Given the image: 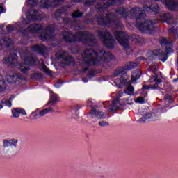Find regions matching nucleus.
<instances>
[{"label":"nucleus","instance_id":"nucleus-1","mask_svg":"<svg viewBox=\"0 0 178 178\" xmlns=\"http://www.w3.org/2000/svg\"><path fill=\"white\" fill-rule=\"evenodd\" d=\"M63 40L67 44H74V42H84V44H90V47L97 45V40L94 34L88 31H79L75 34L70 31H64L63 32Z\"/></svg>","mask_w":178,"mask_h":178},{"label":"nucleus","instance_id":"nucleus-2","mask_svg":"<svg viewBox=\"0 0 178 178\" xmlns=\"http://www.w3.org/2000/svg\"><path fill=\"white\" fill-rule=\"evenodd\" d=\"M96 23H97L98 26H102V27L122 29V22L113 12L107 13L104 17L102 14H99L96 18Z\"/></svg>","mask_w":178,"mask_h":178},{"label":"nucleus","instance_id":"nucleus-3","mask_svg":"<svg viewBox=\"0 0 178 178\" xmlns=\"http://www.w3.org/2000/svg\"><path fill=\"white\" fill-rule=\"evenodd\" d=\"M143 8H132L129 10V14L132 17H135L136 20H144L145 19L147 14L151 10V8H152V2L150 1H146L143 3L142 5Z\"/></svg>","mask_w":178,"mask_h":178},{"label":"nucleus","instance_id":"nucleus-4","mask_svg":"<svg viewBox=\"0 0 178 178\" xmlns=\"http://www.w3.org/2000/svg\"><path fill=\"white\" fill-rule=\"evenodd\" d=\"M83 65L86 66H95L98 65L99 61L98 58H99V54L97 50L92 49H86L83 54L81 55Z\"/></svg>","mask_w":178,"mask_h":178},{"label":"nucleus","instance_id":"nucleus-5","mask_svg":"<svg viewBox=\"0 0 178 178\" xmlns=\"http://www.w3.org/2000/svg\"><path fill=\"white\" fill-rule=\"evenodd\" d=\"M97 35L99 37L101 41L103 42L104 45L108 48V49H113V48H115L116 40H115L113 36H112V34L111 32H109V31H100L98 32Z\"/></svg>","mask_w":178,"mask_h":178},{"label":"nucleus","instance_id":"nucleus-6","mask_svg":"<svg viewBox=\"0 0 178 178\" xmlns=\"http://www.w3.org/2000/svg\"><path fill=\"white\" fill-rule=\"evenodd\" d=\"M165 51L164 52L162 50H152L149 51L150 54V58H152V59H158L159 60H161V62H166L168 60V54H170V52H173V49L171 47L165 48Z\"/></svg>","mask_w":178,"mask_h":178},{"label":"nucleus","instance_id":"nucleus-7","mask_svg":"<svg viewBox=\"0 0 178 178\" xmlns=\"http://www.w3.org/2000/svg\"><path fill=\"white\" fill-rule=\"evenodd\" d=\"M138 66V64L136 62H127L122 67H119L114 71L115 77H119V76H124L131 69H136Z\"/></svg>","mask_w":178,"mask_h":178},{"label":"nucleus","instance_id":"nucleus-8","mask_svg":"<svg viewBox=\"0 0 178 178\" xmlns=\"http://www.w3.org/2000/svg\"><path fill=\"white\" fill-rule=\"evenodd\" d=\"M136 27L143 33L154 31L155 30V22L152 20L145 19L144 22H136Z\"/></svg>","mask_w":178,"mask_h":178},{"label":"nucleus","instance_id":"nucleus-9","mask_svg":"<svg viewBox=\"0 0 178 178\" xmlns=\"http://www.w3.org/2000/svg\"><path fill=\"white\" fill-rule=\"evenodd\" d=\"M114 37L123 48L129 49V35L127 33L123 31H116L114 33Z\"/></svg>","mask_w":178,"mask_h":178},{"label":"nucleus","instance_id":"nucleus-10","mask_svg":"<svg viewBox=\"0 0 178 178\" xmlns=\"http://www.w3.org/2000/svg\"><path fill=\"white\" fill-rule=\"evenodd\" d=\"M161 119V113L158 111L148 113L145 114L138 120V123H145V122H154Z\"/></svg>","mask_w":178,"mask_h":178},{"label":"nucleus","instance_id":"nucleus-11","mask_svg":"<svg viewBox=\"0 0 178 178\" xmlns=\"http://www.w3.org/2000/svg\"><path fill=\"white\" fill-rule=\"evenodd\" d=\"M63 2H65V0H53L52 2L50 0L40 1V3L43 9H49V8H58V6H60Z\"/></svg>","mask_w":178,"mask_h":178},{"label":"nucleus","instance_id":"nucleus-12","mask_svg":"<svg viewBox=\"0 0 178 178\" xmlns=\"http://www.w3.org/2000/svg\"><path fill=\"white\" fill-rule=\"evenodd\" d=\"M21 58L24 65H27L28 66H34L37 63V58L34 57L33 54L22 53Z\"/></svg>","mask_w":178,"mask_h":178},{"label":"nucleus","instance_id":"nucleus-13","mask_svg":"<svg viewBox=\"0 0 178 178\" xmlns=\"http://www.w3.org/2000/svg\"><path fill=\"white\" fill-rule=\"evenodd\" d=\"M55 33V26L54 25H49L46 27L44 32H42L40 35V38L42 41H48L51 38V35Z\"/></svg>","mask_w":178,"mask_h":178},{"label":"nucleus","instance_id":"nucleus-14","mask_svg":"<svg viewBox=\"0 0 178 178\" xmlns=\"http://www.w3.org/2000/svg\"><path fill=\"white\" fill-rule=\"evenodd\" d=\"M58 59H61V64L65 66H74V58L72 56H65L64 54H60L58 56Z\"/></svg>","mask_w":178,"mask_h":178},{"label":"nucleus","instance_id":"nucleus-15","mask_svg":"<svg viewBox=\"0 0 178 178\" xmlns=\"http://www.w3.org/2000/svg\"><path fill=\"white\" fill-rule=\"evenodd\" d=\"M10 56L6 57L4 58V63L6 65H17V60L19 59V56H17V54L16 52H10Z\"/></svg>","mask_w":178,"mask_h":178},{"label":"nucleus","instance_id":"nucleus-16","mask_svg":"<svg viewBox=\"0 0 178 178\" xmlns=\"http://www.w3.org/2000/svg\"><path fill=\"white\" fill-rule=\"evenodd\" d=\"M44 26L40 24H31L27 27V30H29V33L32 34H38L40 31H42V29Z\"/></svg>","mask_w":178,"mask_h":178},{"label":"nucleus","instance_id":"nucleus-17","mask_svg":"<svg viewBox=\"0 0 178 178\" xmlns=\"http://www.w3.org/2000/svg\"><path fill=\"white\" fill-rule=\"evenodd\" d=\"M165 4L166 8L168 10H170V12H176V10H178V2L177 1L165 0Z\"/></svg>","mask_w":178,"mask_h":178},{"label":"nucleus","instance_id":"nucleus-18","mask_svg":"<svg viewBox=\"0 0 178 178\" xmlns=\"http://www.w3.org/2000/svg\"><path fill=\"white\" fill-rule=\"evenodd\" d=\"M89 115H91L92 119H94V118H97V119H105L106 118L105 113L100 111H97V109H95L94 107L92 108Z\"/></svg>","mask_w":178,"mask_h":178},{"label":"nucleus","instance_id":"nucleus-19","mask_svg":"<svg viewBox=\"0 0 178 178\" xmlns=\"http://www.w3.org/2000/svg\"><path fill=\"white\" fill-rule=\"evenodd\" d=\"M17 143H19V140L13 138L11 140H3V148H8L9 147H17Z\"/></svg>","mask_w":178,"mask_h":178},{"label":"nucleus","instance_id":"nucleus-20","mask_svg":"<svg viewBox=\"0 0 178 178\" xmlns=\"http://www.w3.org/2000/svg\"><path fill=\"white\" fill-rule=\"evenodd\" d=\"M115 13H118L122 19H127L129 17V8L125 7L118 8L115 10Z\"/></svg>","mask_w":178,"mask_h":178},{"label":"nucleus","instance_id":"nucleus-21","mask_svg":"<svg viewBox=\"0 0 178 178\" xmlns=\"http://www.w3.org/2000/svg\"><path fill=\"white\" fill-rule=\"evenodd\" d=\"M100 54H102L100 59L103 62H108V59H112V58H113V54H112L111 51H106L102 49V51H100Z\"/></svg>","mask_w":178,"mask_h":178},{"label":"nucleus","instance_id":"nucleus-22","mask_svg":"<svg viewBox=\"0 0 178 178\" xmlns=\"http://www.w3.org/2000/svg\"><path fill=\"white\" fill-rule=\"evenodd\" d=\"M33 51L40 55H45V51H47V47L44 44H36L32 47Z\"/></svg>","mask_w":178,"mask_h":178},{"label":"nucleus","instance_id":"nucleus-23","mask_svg":"<svg viewBox=\"0 0 178 178\" xmlns=\"http://www.w3.org/2000/svg\"><path fill=\"white\" fill-rule=\"evenodd\" d=\"M1 44L3 47H6L7 49H10V47H13V41L10 38L6 36L1 39Z\"/></svg>","mask_w":178,"mask_h":178},{"label":"nucleus","instance_id":"nucleus-24","mask_svg":"<svg viewBox=\"0 0 178 178\" xmlns=\"http://www.w3.org/2000/svg\"><path fill=\"white\" fill-rule=\"evenodd\" d=\"M119 100L114 99L112 101L111 107L109 108L110 112H113V113H116L119 109H120V107H119Z\"/></svg>","mask_w":178,"mask_h":178},{"label":"nucleus","instance_id":"nucleus-25","mask_svg":"<svg viewBox=\"0 0 178 178\" xmlns=\"http://www.w3.org/2000/svg\"><path fill=\"white\" fill-rule=\"evenodd\" d=\"M19 79L22 78L19 74H13L7 78V82L9 83V84H15V83H16L17 80H19Z\"/></svg>","mask_w":178,"mask_h":178},{"label":"nucleus","instance_id":"nucleus-26","mask_svg":"<svg viewBox=\"0 0 178 178\" xmlns=\"http://www.w3.org/2000/svg\"><path fill=\"white\" fill-rule=\"evenodd\" d=\"M58 98H59L58 94L53 93L51 95L47 105H49V104H51V105H56V104L58 102Z\"/></svg>","mask_w":178,"mask_h":178},{"label":"nucleus","instance_id":"nucleus-27","mask_svg":"<svg viewBox=\"0 0 178 178\" xmlns=\"http://www.w3.org/2000/svg\"><path fill=\"white\" fill-rule=\"evenodd\" d=\"M123 3V0H108L106 5L107 6H119Z\"/></svg>","mask_w":178,"mask_h":178},{"label":"nucleus","instance_id":"nucleus-28","mask_svg":"<svg viewBox=\"0 0 178 178\" xmlns=\"http://www.w3.org/2000/svg\"><path fill=\"white\" fill-rule=\"evenodd\" d=\"M5 90H6V81L3 80L2 76H0V94L4 92Z\"/></svg>","mask_w":178,"mask_h":178},{"label":"nucleus","instance_id":"nucleus-29","mask_svg":"<svg viewBox=\"0 0 178 178\" xmlns=\"http://www.w3.org/2000/svg\"><path fill=\"white\" fill-rule=\"evenodd\" d=\"M72 19H80L84 16V13L83 12H80V10L74 11L72 15H71Z\"/></svg>","mask_w":178,"mask_h":178},{"label":"nucleus","instance_id":"nucleus-30","mask_svg":"<svg viewBox=\"0 0 178 178\" xmlns=\"http://www.w3.org/2000/svg\"><path fill=\"white\" fill-rule=\"evenodd\" d=\"M159 6L158 5H154V6H152L151 10L148 12V13H149L150 15H156L158 13H159Z\"/></svg>","mask_w":178,"mask_h":178},{"label":"nucleus","instance_id":"nucleus-31","mask_svg":"<svg viewBox=\"0 0 178 178\" xmlns=\"http://www.w3.org/2000/svg\"><path fill=\"white\" fill-rule=\"evenodd\" d=\"M144 90H158V86L152 84L143 85L142 91H144Z\"/></svg>","mask_w":178,"mask_h":178},{"label":"nucleus","instance_id":"nucleus-32","mask_svg":"<svg viewBox=\"0 0 178 178\" xmlns=\"http://www.w3.org/2000/svg\"><path fill=\"white\" fill-rule=\"evenodd\" d=\"M49 112H54L52 107H49L47 108L43 109L39 112V116L42 117L45 116Z\"/></svg>","mask_w":178,"mask_h":178},{"label":"nucleus","instance_id":"nucleus-33","mask_svg":"<svg viewBox=\"0 0 178 178\" xmlns=\"http://www.w3.org/2000/svg\"><path fill=\"white\" fill-rule=\"evenodd\" d=\"M18 31L20 33V34H22V37H29V33H30L29 29H24L23 28H19Z\"/></svg>","mask_w":178,"mask_h":178},{"label":"nucleus","instance_id":"nucleus-34","mask_svg":"<svg viewBox=\"0 0 178 178\" xmlns=\"http://www.w3.org/2000/svg\"><path fill=\"white\" fill-rule=\"evenodd\" d=\"M140 77H141V71L135 72L131 76V80L132 81H137Z\"/></svg>","mask_w":178,"mask_h":178},{"label":"nucleus","instance_id":"nucleus-35","mask_svg":"<svg viewBox=\"0 0 178 178\" xmlns=\"http://www.w3.org/2000/svg\"><path fill=\"white\" fill-rule=\"evenodd\" d=\"M131 41H133V42L140 44V42H141V37H140L138 35H133L131 36Z\"/></svg>","mask_w":178,"mask_h":178},{"label":"nucleus","instance_id":"nucleus-36","mask_svg":"<svg viewBox=\"0 0 178 178\" xmlns=\"http://www.w3.org/2000/svg\"><path fill=\"white\" fill-rule=\"evenodd\" d=\"M31 79L35 80H42L44 79V75L42 73H35L32 75Z\"/></svg>","mask_w":178,"mask_h":178},{"label":"nucleus","instance_id":"nucleus-37","mask_svg":"<svg viewBox=\"0 0 178 178\" xmlns=\"http://www.w3.org/2000/svg\"><path fill=\"white\" fill-rule=\"evenodd\" d=\"M19 70L23 73V74H27L29 70H30V67L19 65Z\"/></svg>","mask_w":178,"mask_h":178},{"label":"nucleus","instance_id":"nucleus-38","mask_svg":"<svg viewBox=\"0 0 178 178\" xmlns=\"http://www.w3.org/2000/svg\"><path fill=\"white\" fill-rule=\"evenodd\" d=\"M95 3V0H85L83 1L84 6H92Z\"/></svg>","mask_w":178,"mask_h":178},{"label":"nucleus","instance_id":"nucleus-39","mask_svg":"<svg viewBox=\"0 0 178 178\" xmlns=\"http://www.w3.org/2000/svg\"><path fill=\"white\" fill-rule=\"evenodd\" d=\"M12 113L14 118H19L20 116V111L19 108L13 109Z\"/></svg>","mask_w":178,"mask_h":178},{"label":"nucleus","instance_id":"nucleus-40","mask_svg":"<svg viewBox=\"0 0 178 178\" xmlns=\"http://www.w3.org/2000/svg\"><path fill=\"white\" fill-rule=\"evenodd\" d=\"M80 109H81V106L80 105L74 106L72 108V112H75L76 116H78L79 111H80Z\"/></svg>","mask_w":178,"mask_h":178},{"label":"nucleus","instance_id":"nucleus-41","mask_svg":"<svg viewBox=\"0 0 178 178\" xmlns=\"http://www.w3.org/2000/svg\"><path fill=\"white\" fill-rule=\"evenodd\" d=\"M87 77L91 80V79H93V77H95V71L94 70H91L90 71L88 72V76Z\"/></svg>","mask_w":178,"mask_h":178},{"label":"nucleus","instance_id":"nucleus-42","mask_svg":"<svg viewBox=\"0 0 178 178\" xmlns=\"http://www.w3.org/2000/svg\"><path fill=\"white\" fill-rule=\"evenodd\" d=\"M160 44L161 45H169L170 44V42L168 39H166V38H163L160 40Z\"/></svg>","mask_w":178,"mask_h":178},{"label":"nucleus","instance_id":"nucleus-43","mask_svg":"<svg viewBox=\"0 0 178 178\" xmlns=\"http://www.w3.org/2000/svg\"><path fill=\"white\" fill-rule=\"evenodd\" d=\"M1 104H4L5 105H8L9 108L12 107V102L10 100L3 99L1 100Z\"/></svg>","mask_w":178,"mask_h":178},{"label":"nucleus","instance_id":"nucleus-44","mask_svg":"<svg viewBox=\"0 0 178 178\" xmlns=\"http://www.w3.org/2000/svg\"><path fill=\"white\" fill-rule=\"evenodd\" d=\"M38 11L37 10H33V14H30V16L31 17V19H33L35 20H37L38 19Z\"/></svg>","mask_w":178,"mask_h":178},{"label":"nucleus","instance_id":"nucleus-45","mask_svg":"<svg viewBox=\"0 0 178 178\" xmlns=\"http://www.w3.org/2000/svg\"><path fill=\"white\" fill-rule=\"evenodd\" d=\"M38 0H28L27 4L29 6H35L37 5Z\"/></svg>","mask_w":178,"mask_h":178},{"label":"nucleus","instance_id":"nucleus-46","mask_svg":"<svg viewBox=\"0 0 178 178\" xmlns=\"http://www.w3.org/2000/svg\"><path fill=\"white\" fill-rule=\"evenodd\" d=\"M95 9H97V10H104V9L105 8V7L104 6V5H102L101 3H97L95 6Z\"/></svg>","mask_w":178,"mask_h":178},{"label":"nucleus","instance_id":"nucleus-47","mask_svg":"<svg viewBox=\"0 0 178 178\" xmlns=\"http://www.w3.org/2000/svg\"><path fill=\"white\" fill-rule=\"evenodd\" d=\"M136 102L138 104H145V99L143 97H138L137 98Z\"/></svg>","mask_w":178,"mask_h":178},{"label":"nucleus","instance_id":"nucleus-48","mask_svg":"<svg viewBox=\"0 0 178 178\" xmlns=\"http://www.w3.org/2000/svg\"><path fill=\"white\" fill-rule=\"evenodd\" d=\"M129 91V92H134V87L133 86L130 85L128 87H127V90H124L125 94Z\"/></svg>","mask_w":178,"mask_h":178},{"label":"nucleus","instance_id":"nucleus-49","mask_svg":"<svg viewBox=\"0 0 178 178\" xmlns=\"http://www.w3.org/2000/svg\"><path fill=\"white\" fill-rule=\"evenodd\" d=\"M65 10H66V8L61 7L60 8L57 10V13H58V15H63L65 13Z\"/></svg>","mask_w":178,"mask_h":178},{"label":"nucleus","instance_id":"nucleus-50","mask_svg":"<svg viewBox=\"0 0 178 178\" xmlns=\"http://www.w3.org/2000/svg\"><path fill=\"white\" fill-rule=\"evenodd\" d=\"M8 33H12L13 30H15V28L13 27V25L9 24L6 26Z\"/></svg>","mask_w":178,"mask_h":178},{"label":"nucleus","instance_id":"nucleus-51","mask_svg":"<svg viewBox=\"0 0 178 178\" xmlns=\"http://www.w3.org/2000/svg\"><path fill=\"white\" fill-rule=\"evenodd\" d=\"M99 126L102 127H105V126H109V123L106 121H101L99 122Z\"/></svg>","mask_w":178,"mask_h":178},{"label":"nucleus","instance_id":"nucleus-52","mask_svg":"<svg viewBox=\"0 0 178 178\" xmlns=\"http://www.w3.org/2000/svg\"><path fill=\"white\" fill-rule=\"evenodd\" d=\"M161 19H165V20H170V17H169L168 13H164L162 15H161Z\"/></svg>","mask_w":178,"mask_h":178},{"label":"nucleus","instance_id":"nucleus-53","mask_svg":"<svg viewBox=\"0 0 178 178\" xmlns=\"http://www.w3.org/2000/svg\"><path fill=\"white\" fill-rule=\"evenodd\" d=\"M86 23L87 24H94V19H91V18H88L86 20Z\"/></svg>","mask_w":178,"mask_h":178},{"label":"nucleus","instance_id":"nucleus-54","mask_svg":"<svg viewBox=\"0 0 178 178\" xmlns=\"http://www.w3.org/2000/svg\"><path fill=\"white\" fill-rule=\"evenodd\" d=\"M154 81L156 83V84H154V86H157V87H158V85L162 81V80L158 79V77H156L154 79Z\"/></svg>","mask_w":178,"mask_h":178},{"label":"nucleus","instance_id":"nucleus-55","mask_svg":"<svg viewBox=\"0 0 178 178\" xmlns=\"http://www.w3.org/2000/svg\"><path fill=\"white\" fill-rule=\"evenodd\" d=\"M87 106H89L90 108H92L93 102L92 100L88 99L87 102Z\"/></svg>","mask_w":178,"mask_h":178},{"label":"nucleus","instance_id":"nucleus-56","mask_svg":"<svg viewBox=\"0 0 178 178\" xmlns=\"http://www.w3.org/2000/svg\"><path fill=\"white\" fill-rule=\"evenodd\" d=\"M19 113H21V115H24V116H26V115H27V113H26V110L19 108Z\"/></svg>","mask_w":178,"mask_h":178},{"label":"nucleus","instance_id":"nucleus-57","mask_svg":"<svg viewBox=\"0 0 178 178\" xmlns=\"http://www.w3.org/2000/svg\"><path fill=\"white\" fill-rule=\"evenodd\" d=\"M165 99H167L168 101H172V95H165Z\"/></svg>","mask_w":178,"mask_h":178},{"label":"nucleus","instance_id":"nucleus-58","mask_svg":"<svg viewBox=\"0 0 178 178\" xmlns=\"http://www.w3.org/2000/svg\"><path fill=\"white\" fill-rule=\"evenodd\" d=\"M1 13H5V8L2 6H0V15Z\"/></svg>","mask_w":178,"mask_h":178},{"label":"nucleus","instance_id":"nucleus-59","mask_svg":"<svg viewBox=\"0 0 178 178\" xmlns=\"http://www.w3.org/2000/svg\"><path fill=\"white\" fill-rule=\"evenodd\" d=\"M89 70H90V67H86L83 69L82 73H86V72H88Z\"/></svg>","mask_w":178,"mask_h":178},{"label":"nucleus","instance_id":"nucleus-60","mask_svg":"<svg viewBox=\"0 0 178 178\" xmlns=\"http://www.w3.org/2000/svg\"><path fill=\"white\" fill-rule=\"evenodd\" d=\"M44 72L45 73H49V69H48L47 67H44Z\"/></svg>","mask_w":178,"mask_h":178},{"label":"nucleus","instance_id":"nucleus-61","mask_svg":"<svg viewBox=\"0 0 178 178\" xmlns=\"http://www.w3.org/2000/svg\"><path fill=\"white\" fill-rule=\"evenodd\" d=\"M72 2H74L76 3H80V2H81V0H72Z\"/></svg>","mask_w":178,"mask_h":178},{"label":"nucleus","instance_id":"nucleus-62","mask_svg":"<svg viewBox=\"0 0 178 178\" xmlns=\"http://www.w3.org/2000/svg\"><path fill=\"white\" fill-rule=\"evenodd\" d=\"M55 87H56V88H59V87H60V83H55Z\"/></svg>","mask_w":178,"mask_h":178},{"label":"nucleus","instance_id":"nucleus-63","mask_svg":"<svg viewBox=\"0 0 178 178\" xmlns=\"http://www.w3.org/2000/svg\"><path fill=\"white\" fill-rule=\"evenodd\" d=\"M5 29V25L4 24H0V30H3Z\"/></svg>","mask_w":178,"mask_h":178},{"label":"nucleus","instance_id":"nucleus-64","mask_svg":"<svg viewBox=\"0 0 178 178\" xmlns=\"http://www.w3.org/2000/svg\"><path fill=\"white\" fill-rule=\"evenodd\" d=\"M178 82V78L174 79L172 80V83H177Z\"/></svg>","mask_w":178,"mask_h":178}]
</instances>
